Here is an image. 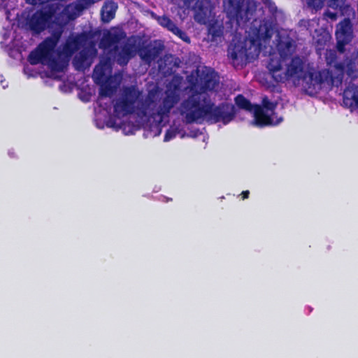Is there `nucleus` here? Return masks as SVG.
Returning <instances> with one entry per match:
<instances>
[{"label":"nucleus","mask_w":358,"mask_h":358,"mask_svg":"<svg viewBox=\"0 0 358 358\" xmlns=\"http://www.w3.org/2000/svg\"><path fill=\"white\" fill-rule=\"evenodd\" d=\"M267 69L276 83H284L292 79L294 85H299L301 81L303 90L310 96L317 94L324 83L333 82L332 73L328 69L304 71V62L299 56L292 57L285 69L283 68L280 59L272 57L269 59Z\"/></svg>","instance_id":"nucleus-1"},{"label":"nucleus","mask_w":358,"mask_h":358,"mask_svg":"<svg viewBox=\"0 0 358 358\" xmlns=\"http://www.w3.org/2000/svg\"><path fill=\"white\" fill-rule=\"evenodd\" d=\"M179 112L187 124L204 119L211 123L222 122L227 124L236 117V109L233 104L222 102L216 106L208 96H203L196 91L181 102Z\"/></svg>","instance_id":"nucleus-2"},{"label":"nucleus","mask_w":358,"mask_h":358,"mask_svg":"<svg viewBox=\"0 0 358 358\" xmlns=\"http://www.w3.org/2000/svg\"><path fill=\"white\" fill-rule=\"evenodd\" d=\"M254 36L248 41L230 44L228 57L234 66L245 65L259 57L262 50V41H269L273 35L271 24L268 21L260 22L258 27H254Z\"/></svg>","instance_id":"nucleus-3"},{"label":"nucleus","mask_w":358,"mask_h":358,"mask_svg":"<svg viewBox=\"0 0 358 358\" xmlns=\"http://www.w3.org/2000/svg\"><path fill=\"white\" fill-rule=\"evenodd\" d=\"M62 33L63 26L59 25L58 28L52 31L50 36L45 38L36 49L29 53L27 57L28 62L31 65L38 64L47 65L52 71H62L63 64L54 55Z\"/></svg>","instance_id":"nucleus-4"},{"label":"nucleus","mask_w":358,"mask_h":358,"mask_svg":"<svg viewBox=\"0 0 358 358\" xmlns=\"http://www.w3.org/2000/svg\"><path fill=\"white\" fill-rule=\"evenodd\" d=\"M223 3L227 17L239 27L245 26L255 12L248 5L245 6L244 0H223Z\"/></svg>","instance_id":"nucleus-5"},{"label":"nucleus","mask_w":358,"mask_h":358,"mask_svg":"<svg viewBox=\"0 0 358 358\" xmlns=\"http://www.w3.org/2000/svg\"><path fill=\"white\" fill-rule=\"evenodd\" d=\"M141 92L135 86L124 87L122 96L118 99L113 106L115 116L120 117L132 114L135 110V104Z\"/></svg>","instance_id":"nucleus-6"},{"label":"nucleus","mask_w":358,"mask_h":358,"mask_svg":"<svg viewBox=\"0 0 358 358\" xmlns=\"http://www.w3.org/2000/svg\"><path fill=\"white\" fill-rule=\"evenodd\" d=\"M54 12L52 10H37L29 17L27 18L26 27L34 34H39L47 28L52 27V17Z\"/></svg>","instance_id":"nucleus-7"},{"label":"nucleus","mask_w":358,"mask_h":358,"mask_svg":"<svg viewBox=\"0 0 358 358\" xmlns=\"http://www.w3.org/2000/svg\"><path fill=\"white\" fill-rule=\"evenodd\" d=\"M336 39V50L343 54L345 52V46L350 43L353 38V28L351 20L344 18L337 25L335 32Z\"/></svg>","instance_id":"nucleus-8"},{"label":"nucleus","mask_w":358,"mask_h":358,"mask_svg":"<svg viewBox=\"0 0 358 358\" xmlns=\"http://www.w3.org/2000/svg\"><path fill=\"white\" fill-rule=\"evenodd\" d=\"M91 35L87 32H82L75 36H69L63 45V52L67 56H71L81 47L87 45Z\"/></svg>","instance_id":"nucleus-9"},{"label":"nucleus","mask_w":358,"mask_h":358,"mask_svg":"<svg viewBox=\"0 0 358 358\" xmlns=\"http://www.w3.org/2000/svg\"><path fill=\"white\" fill-rule=\"evenodd\" d=\"M83 48L78 55L74 58V64L78 70L85 69L90 66L91 64L90 59L97 53L95 43L93 41L90 40L87 45H85Z\"/></svg>","instance_id":"nucleus-10"},{"label":"nucleus","mask_w":358,"mask_h":358,"mask_svg":"<svg viewBox=\"0 0 358 358\" xmlns=\"http://www.w3.org/2000/svg\"><path fill=\"white\" fill-rule=\"evenodd\" d=\"M164 45L161 43L154 45L149 43L140 47L138 50V54L143 61L146 64H150L162 53Z\"/></svg>","instance_id":"nucleus-11"},{"label":"nucleus","mask_w":358,"mask_h":358,"mask_svg":"<svg viewBox=\"0 0 358 358\" xmlns=\"http://www.w3.org/2000/svg\"><path fill=\"white\" fill-rule=\"evenodd\" d=\"M199 76L201 94L214 91L219 85V80L213 71H202ZM201 95L204 96L203 94Z\"/></svg>","instance_id":"nucleus-12"},{"label":"nucleus","mask_w":358,"mask_h":358,"mask_svg":"<svg viewBox=\"0 0 358 358\" xmlns=\"http://www.w3.org/2000/svg\"><path fill=\"white\" fill-rule=\"evenodd\" d=\"M343 106L351 110L358 109V86L350 83L343 93Z\"/></svg>","instance_id":"nucleus-13"},{"label":"nucleus","mask_w":358,"mask_h":358,"mask_svg":"<svg viewBox=\"0 0 358 358\" xmlns=\"http://www.w3.org/2000/svg\"><path fill=\"white\" fill-rule=\"evenodd\" d=\"M179 94L175 91L166 92L162 104L159 106L157 114L161 117L169 116L171 110L179 101Z\"/></svg>","instance_id":"nucleus-14"},{"label":"nucleus","mask_w":358,"mask_h":358,"mask_svg":"<svg viewBox=\"0 0 358 358\" xmlns=\"http://www.w3.org/2000/svg\"><path fill=\"white\" fill-rule=\"evenodd\" d=\"M252 111L255 117V124L259 127L277 124L282 120V118L280 117L275 122H273L272 117L266 114L264 108L259 105H255Z\"/></svg>","instance_id":"nucleus-15"},{"label":"nucleus","mask_w":358,"mask_h":358,"mask_svg":"<svg viewBox=\"0 0 358 358\" xmlns=\"http://www.w3.org/2000/svg\"><path fill=\"white\" fill-rule=\"evenodd\" d=\"M117 5L113 1H107L101 10V18L104 23H108L115 16Z\"/></svg>","instance_id":"nucleus-16"},{"label":"nucleus","mask_w":358,"mask_h":358,"mask_svg":"<svg viewBox=\"0 0 358 358\" xmlns=\"http://www.w3.org/2000/svg\"><path fill=\"white\" fill-rule=\"evenodd\" d=\"M178 66V62L173 61L172 56H166L158 65L159 71L163 73L165 76H171L173 74Z\"/></svg>","instance_id":"nucleus-17"},{"label":"nucleus","mask_w":358,"mask_h":358,"mask_svg":"<svg viewBox=\"0 0 358 358\" xmlns=\"http://www.w3.org/2000/svg\"><path fill=\"white\" fill-rule=\"evenodd\" d=\"M94 2V0H76L69 6V8L71 9L72 15L77 17L80 15L85 9L91 7Z\"/></svg>","instance_id":"nucleus-18"},{"label":"nucleus","mask_w":358,"mask_h":358,"mask_svg":"<svg viewBox=\"0 0 358 358\" xmlns=\"http://www.w3.org/2000/svg\"><path fill=\"white\" fill-rule=\"evenodd\" d=\"M277 49L281 61L285 60L290 56L294 51V45L290 40L280 41L277 44Z\"/></svg>","instance_id":"nucleus-19"},{"label":"nucleus","mask_w":358,"mask_h":358,"mask_svg":"<svg viewBox=\"0 0 358 358\" xmlns=\"http://www.w3.org/2000/svg\"><path fill=\"white\" fill-rule=\"evenodd\" d=\"M337 53L334 50H327L325 53V59L328 65L334 66L342 74L345 71V63L337 62Z\"/></svg>","instance_id":"nucleus-20"},{"label":"nucleus","mask_w":358,"mask_h":358,"mask_svg":"<svg viewBox=\"0 0 358 358\" xmlns=\"http://www.w3.org/2000/svg\"><path fill=\"white\" fill-rule=\"evenodd\" d=\"M345 71L352 79L358 78V59L357 57L345 59Z\"/></svg>","instance_id":"nucleus-21"},{"label":"nucleus","mask_w":358,"mask_h":358,"mask_svg":"<svg viewBox=\"0 0 358 358\" xmlns=\"http://www.w3.org/2000/svg\"><path fill=\"white\" fill-rule=\"evenodd\" d=\"M131 57V47L126 45L122 47L121 51L117 54L116 59L117 63L121 66H125L128 64Z\"/></svg>","instance_id":"nucleus-22"},{"label":"nucleus","mask_w":358,"mask_h":358,"mask_svg":"<svg viewBox=\"0 0 358 358\" xmlns=\"http://www.w3.org/2000/svg\"><path fill=\"white\" fill-rule=\"evenodd\" d=\"M234 101L236 105L241 109L252 112L255 108V106H253L243 94H238L235 97Z\"/></svg>","instance_id":"nucleus-23"},{"label":"nucleus","mask_w":358,"mask_h":358,"mask_svg":"<svg viewBox=\"0 0 358 358\" xmlns=\"http://www.w3.org/2000/svg\"><path fill=\"white\" fill-rule=\"evenodd\" d=\"M157 22L162 27L166 28L173 34L178 28V26L176 24V23L166 15L159 17Z\"/></svg>","instance_id":"nucleus-24"},{"label":"nucleus","mask_w":358,"mask_h":358,"mask_svg":"<svg viewBox=\"0 0 358 358\" xmlns=\"http://www.w3.org/2000/svg\"><path fill=\"white\" fill-rule=\"evenodd\" d=\"M119 41V37L117 34L108 33L104 35L101 40V45L103 48H110Z\"/></svg>","instance_id":"nucleus-25"},{"label":"nucleus","mask_w":358,"mask_h":358,"mask_svg":"<svg viewBox=\"0 0 358 358\" xmlns=\"http://www.w3.org/2000/svg\"><path fill=\"white\" fill-rule=\"evenodd\" d=\"M338 10H340L341 15L345 17V18L350 19L351 17L355 15L354 8L350 4H346L345 1L341 3Z\"/></svg>","instance_id":"nucleus-26"},{"label":"nucleus","mask_w":358,"mask_h":358,"mask_svg":"<svg viewBox=\"0 0 358 358\" xmlns=\"http://www.w3.org/2000/svg\"><path fill=\"white\" fill-rule=\"evenodd\" d=\"M173 34L178 36L181 40L187 43H189L191 41L190 38L187 36V33L180 29L179 27L176 29V31L173 32Z\"/></svg>","instance_id":"nucleus-27"},{"label":"nucleus","mask_w":358,"mask_h":358,"mask_svg":"<svg viewBox=\"0 0 358 358\" xmlns=\"http://www.w3.org/2000/svg\"><path fill=\"white\" fill-rule=\"evenodd\" d=\"M324 1V0H308V3L310 7H312L317 10L323 7Z\"/></svg>","instance_id":"nucleus-28"},{"label":"nucleus","mask_w":358,"mask_h":358,"mask_svg":"<svg viewBox=\"0 0 358 358\" xmlns=\"http://www.w3.org/2000/svg\"><path fill=\"white\" fill-rule=\"evenodd\" d=\"M262 103V108L268 110L273 111L276 108V103L269 101L267 98L263 99Z\"/></svg>","instance_id":"nucleus-29"},{"label":"nucleus","mask_w":358,"mask_h":358,"mask_svg":"<svg viewBox=\"0 0 358 358\" xmlns=\"http://www.w3.org/2000/svg\"><path fill=\"white\" fill-rule=\"evenodd\" d=\"M176 134H177L176 131L169 129L166 131V132L164 135V141L165 142L169 141L170 140L174 138L176 136Z\"/></svg>","instance_id":"nucleus-30"},{"label":"nucleus","mask_w":358,"mask_h":358,"mask_svg":"<svg viewBox=\"0 0 358 358\" xmlns=\"http://www.w3.org/2000/svg\"><path fill=\"white\" fill-rule=\"evenodd\" d=\"M113 93V90L110 86H105L104 87H101L100 90V95L101 96H109Z\"/></svg>","instance_id":"nucleus-31"},{"label":"nucleus","mask_w":358,"mask_h":358,"mask_svg":"<svg viewBox=\"0 0 358 358\" xmlns=\"http://www.w3.org/2000/svg\"><path fill=\"white\" fill-rule=\"evenodd\" d=\"M344 1L345 0H330L329 1V6L333 9L338 10L341 3Z\"/></svg>","instance_id":"nucleus-32"},{"label":"nucleus","mask_w":358,"mask_h":358,"mask_svg":"<svg viewBox=\"0 0 358 358\" xmlns=\"http://www.w3.org/2000/svg\"><path fill=\"white\" fill-rule=\"evenodd\" d=\"M324 15L327 17H329V19L332 20H336V18H337V13H334V12H331V11H326L324 13Z\"/></svg>","instance_id":"nucleus-33"},{"label":"nucleus","mask_w":358,"mask_h":358,"mask_svg":"<svg viewBox=\"0 0 358 358\" xmlns=\"http://www.w3.org/2000/svg\"><path fill=\"white\" fill-rule=\"evenodd\" d=\"M241 195L242 196V199L243 200L246 199H248L249 197L250 192L248 190L243 191L241 192Z\"/></svg>","instance_id":"nucleus-34"},{"label":"nucleus","mask_w":358,"mask_h":358,"mask_svg":"<svg viewBox=\"0 0 358 358\" xmlns=\"http://www.w3.org/2000/svg\"><path fill=\"white\" fill-rule=\"evenodd\" d=\"M41 0H25L27 3L35 6Z\"/></svg>","instance_id":"nucleus-35"},{"label":"nucleus","mask_w":358,"mask_h":358,"mask_svg":"<svg viewBox=\"0 0 358 358\" xmlns=\"http://www.w3.org/2000/svg\"><path fill=\"white\" fill-rule=\"evenodd\" d=\"M0 83L3 88L7 86V83L6 82L5 79H3V76L2 75L0 76Z\"/></svg>","instance_id":"nucleus-36"},{"label":"nucleus","mask_w":358,"mask_h":358,"mask_svg":"<svg viewBox=\"0 0 358 358\" xmlns=\"http://www.w3.org/2000/svg\"><path fill=\"white\" fill-rule=\"evenodd\" d=\"M209 31L210 33L212 34L213 36V38H215L217 36H219L220 35L217 34V31H211V29H209Z\"/></svg>","instance_id":"nucleus-37"},{"label":"nucleus","mask_w":358,"mask_h":358,"mask_svg":"<svg viewBox=\"0 0 358 358\" xmlns=\"http://www.w3.org/2000/svg\"><path fill=\"white\" fill-rule=\"evenodd\" d=\"M195 0H183L184 3L185 4H190L191 3H192L193 1H194Z\"/></svg>","instance_id":"nucleus-38"},{"label":"nucleus","mask_w":358,"mask_h":358,"mask_svg":"<svg viewBox=\"0 0 358 358\" xmlns=\"http://www.w3.org/2000/svg\"><path fill=\"white\" fill-rule=\"evenodd\" d=\"M198 8H199V10H201V11H203V8L201 6H199L198 7Z\"/></svg>","instance_id":"nucleus-39"}]
</instances>
